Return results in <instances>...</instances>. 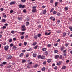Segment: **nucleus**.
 Masks as SVG:
<instances>
[{
  "label": "nucleus",
  "instance_id": "f257e3e1",
  "mask_svg": "<svg viewBox=\"0 0 72 72\" xmlns=\"http://www.w3.org/2000/svg\"><path fill=\"white\" fill-rule=\"evenodd\" d=\"M36 6H33L32 7V8L33 9L32 10V13H35L36 12Z\"/></svg>",
  "mask_w": 72,
  "mask_h": 72
},
{
  "label": "nucleus",
  "instance_id": "f03ea898",
  "mask_svg": "<svg viewBox=\"0 0 72 72\" xmlns=\"http://www.w3.org/2000/svg\"><path fill=\"white\" fill-rule=\"evenodd\" d=\"M16 3V2L15 1H12L10 3V5H14V4H15Z\"/></svg>",
  "mask_w": 72,
  "mask_h": 72
},
{
  "label": "nucleus",
  "instance_id": "7ed1b4c3",
  "mask_svg": "<svg viewBox=\"0 0 72 72\" xmlns=\"http://www.w3.org/2000/svg\"><path fill=\"white\" fill-rule=\"evenodd\" d=\"M25 7V6L24 5H22V4H20L19 6V7L20 8H22V9L23 8H24Z\"/></svg>",
  "mask_w": 72,
  "mask_h": 72
},
{
  "label": "nucleus",
  "instance_id": "20e7f679",
  "mask_svg": "<svg viewBox=\"0 0 72 72\" xmlns=\"http://www.w3.org/2000/svg\"><path fill=\"white\" fill-rule=\"evenodd\" d=\"M8 48H9V46L8 45L5 46L4 48V49H5L6 51H7Z\"/></svg>",
  "mask_w": 72,
  "mask_h": 72
},
{
  "label": "nucleus",
  "instance_id": "39448f33",
  "mask_svg": "<svg viewBox=\"0 0 72 72\" xmlns=\"http://www.w3.org/2000/svg\"><path fill=\"white\" fill-rule=\"evenodd\" d=\"M45 58V56L43 55L41 56V59H44Z\"/></svg>",
  "mask_w": 72,
  "mask_h": 72
},
{
  "label": "nucleus",
  "instance_id": "423d86ee",
  "mask_svg": "<svg viewBox=\"0 0 72 72\" xmlns=\"http://www.w3.org/2000/svg\"><path fill=\"white\" fill-rule=\"evenodd\" d=\"M62 64V62L60 61H58L57 63V65H58V66H60Z\"/></svg>",
  "mask_w": 72,
  "mask_h": 72
},
{
  "label": "nucleus",
  "instance_id": "0eeeda50",
  "mask_svg": "<svg viewBox=\"0 0 72 72\" xmlns=\"http://www.w3.org/2000/svg\"><path fill=\"white\" fill-rule=\"evenodd\" d=\"M47 62L48 63H50V62H51V59L48 58L47 59Z\"/></svg>",
  "mask_w": 72,
  "mask_h": 72
},
{
  "label": "nucleus",
  "instance_id": "6e6552de",
  "mask_svg": "<svg viewBox=\"0 0 72 72\" xmlns=\"http://www.w3.org/2000/svg\"><path fill=\"white\" fill-rule=\"evenodd\" d=\"M59 58V55H56L55 56V59H58Z\"/></svg>",
  "mask_w": 72,
  "mask_h": 72
},
{
  "label": "nucleus",
  "instance_id": "1a4fd4ad",
  "mask_svg": "<svg viewBox=\"0 0 72 72\" xmlns=\"http://www.w3.org/2000/svg\"><path fill=\"white\" fill-rule=\"evenodd\" d=\"M64 49V47H61L60 49V50L61 51H63V50Z\"/></svg>",
  "mask_w": 72,
  "mask_h": 72
},
{
  "label": "nucleus",
  "instance_id": "9d476101",
  "mask_svg": "<svg viewBox=\"0 0 72 72\" xmlns=\"http://www.w3.org/2000/svg\"><path fill=\"white\" fill-rule=\"evenodd\" d=\"M1 22L3 23L5 22H6V20H5V19H3L2 20Z\"/></svg>",
  "mask_w": 72,
  "mask_h": 72
},
{
  "label": "nucleus",
  "instance_id": "9b49d317",
  "mask_svg": "<svg viewBox=\"0 0 72 72\" xmlns=\"http://www.w3.org/2000/svg\"><path fill=\"white\" fill-rule=\"evenodd\" d=\"M46 10H44L43 12V14H46Z\"/></svg>",
  "mask_w": 72,
  "mask_h": 72
},
{
  "label": "nucleus",
  "instance_id": "f8f14e48",
  "mask_svg": "<svg viewBox=\"0 0 72 72\" xmlns=\"http://www.w3.org/2000/svg\"><path fill=\"white\" fill-rule=\"evenodd\" d=\"M12 58V56L10 55L7 57L8 59H10Z\"/></svg>",
  "mask_w": 72,
  "mask_h": 72
},
{
  "label": "nucleus",
  "instance_id": "ddd939ff",
  "mask_svg": "<svg viewBox=\"0 0 72 72\" xmlns=\"http://www.w3.org/2000/svg\"><path fill=\"white\" fill-rule=\"evenodd\" d=\"M2 64H3V65H5L6 64H7V62H3L2 63Z\"/></svg>",
  "mask_w": 72,
  "mask_h": 72
},
{
  "label": "nucleus",
  "instance_id": "4468645a",
  "mask_svg": "<svg viewBox=\"0 0 72 72\" xmlns=\"http://www.w3.org/2000/svg\"><path fill=\"white\" fill-rule=\"evenodd\" d=\"M42 50L44 51H46V49L45 48H42Z\"/></svg>",
  "mask_w": 72,
  "mask_h": 72
},
{
  "label": "nucleus",
  "instance_id": "2eb2a0df",
  "mask_svg": "<svg viewBox=\"0 0 72 72\" xmlns=\"http://www.w3.org/2000/svg\"><path fill=\"white\" fill-rule=\"evenodd\" d=\"M54 8H52L50 11V13H51V12H53V11H54Z\"/></svg>",
  "mask_w": 72,
  "mask_h": 72
},
{
  "label": "nucleus",
  "instance_id": "dca6fc26",
  "mask_svg": "<svg viewBox=\"0 0 72 72\" xmlns=\"http://www.w3.org/2000/svg\"><path fill=\"white\" fill-rule=\"evenodd\" d=\"M66 66H64L62 67V69H66Z\"/></svg>",
  "mask_w": 72,
  "mask_h": 72
},
{
  "label": "nucleus",
  "instance_id": "f3484780",
  "mask_svg": "<svg viewBox=\"0 0 72 72\" xmlns=\"http://www.w3.org/2000/svg\"><path fill=\"white\" fill-rule=\"evenodd\" d=\"M26 62V60H23L22 61V62L23 63H25Z\"/></svg>",
  "mask_w": 72,
  "mask_h": 72
},
{
  "label": "nucleus",
  "instance_id": "a211bd4d",
  "mask_svg": "<svg viewBox=\"0 0 72 72\" xmlns=\"http://www.w3.org/2000/svg\"><path fill=\"white\" fill-rule=\"evenodd\" d=\"M45 68L44 67H43V68H42V71H45Z\"/></svg>",
  "mask_w": 72,
  "mask_h": 72
},
{
  "label": "nucleus",
  "instance_id": "6ab92c4d",
  "mask_svg": "<svg viewBox=\"0 0 72 72\" xmlns=\"http://www.w3.org/2000/svg\"><path fill=\"white\" fill-rule=\"evenodd\" d=\"M68 45H69V43H66L65 44V46L66 47H67V46H68Z\"/></svg>",
  "mask_w": 72,
  "mask_h": 72
},
{
  "label": "nucleus",
  "instance_id": "aec40b11",
  "mask_svg": "<svg viewBox=\"0 0 72 72\" xmlns=\"http://www.w3.org/2000/svg\"><path fill=\"white\" fill-rule=\"evenodd\" d=\"M23 54L21 53L20 55V57L21 58H22V56H23Z\"/></svg>",
  "mask_w": 72,
  "mask_h": 72
},
{
  "label": "nucleus",
  "instance_id": "412c9836",
  "mask_svg": "<svg viewBox=\"0 0 72 72\" xmlns=\"http://www.w3.org/2000/svg\"><path fill=\"white\" fill-rule=\"evenodd\" d=\"M57 12L56 11H54L53 12V14H57Z\"/></svg>",
  "mask_w": 72,
  "mask_h": 72
},
{
  "label": "nucleus",
  "instance_id": "4be33fe9",
  "mask_svg": "<svg viewBox=\"0 0 72 72\" xmlns=\"http://www.w3.org/2000/svg\"><path fill=\"white\" fill-rule=\"evenodd\" d=\"M26 26H28V25H29V24H30V23H29V22H26Z\"/></svg>",
  "mask_w": 72,
  "mask_h": 72
},
{
  "label": "nucleus",
  "instance_id": "5701e85b",
  "mask_svg": "<svg viewBox=\"0 0 72 72\" xmlns=\"http://www.w3.org/2000/svg\"><path fill=\"white\" fill-rule=\"evenodd\" d=\"M66 33H63V37H64V36H66Z\"/></svg>",
  "mask_w": 72,
  "mask_h": 72
},
{
  "label": "nucleus",
  "instance_id": "b1692460",
  "mask_svg": "<svg viewBox=\"0 0 72 72\" xmlns=\"http://www.w3.org/2000/svg\"><path fill=\"white\" fill-rule=\"evenodd\" d=\"M21 39H23L24 38V35H22L21 37Z\"/></svg>",
  "mask_w": 72,
  "mask_h": 72
},
{
  "label": "nucleus",
  "instance_id": "393cba45",
  "mask_svg": "<svg viewBox=\"0 0 72 72\" xmlns=\"http://www.w3.org/2000/svg\"><path fill=\"white\" fill-rule=\"evenodd\" d=\"M67 51V50H64L63 51V53H66V52Z\"/></svg>",
  "mask_w": 72,
  "mask_h": 72
},
{
  "label": "nucleus",
  "instance_id": "a878e982",
  "mask_svg": "<svg viewBox=\"0 0 72 72\" xmlns=\"http://www.w3.org/2000/svg\"><path fill=\"white\" fill-rule=\"evenodd\" d=\"M37 57L38 58H39V59L40 58H41V55H38L37 56Z\"/></svg>",
  "mask_w": 72,
  "mask_h": 72
},
{
  "label": "nucleus",
  "instance_id": "bb28decb",
  "mask_svg": "<svg viewBox=\"0 0 72 72\" xmlns=\"http://www.w3.org/2000/svg\"><path fill=\"white\" fill-rule=\"evenodd\" d=\"M22 17H18V19H19V21H21L22 20Z\"/></svg>",
  "mask_w": 72,
  "mask_h": 72
},
{
  "label": "nucleus",
  "instance_id": "cd10ccee",
  "mask_svg": "<svg viewBox=\"0 0 72 72\" xmlns=\"http://www.w3.org/2000/svg\"><path fill=\"white\" fill-rule=\"evenodd\" d=\"M11 33H12V34H14V30H12L11 31Z\"/></svg>",
  "mask_w": 72,
  "mask_h": 72
},
{
  "label": "nucleus",
  "instance_id": "c85d7f7f",
  "mask_svg": "<svg viewBox=\"0 0 72 72\" xmlns=\"http://www.w3.org/2000/svg\"><path fill=\"white\" fill-rule=\"evenodd\" d=\"M48 52L47 51L45 52L44 53V54L45 55H48Z\"/></svg>",
  "mask_w": 72,
  "mask_h": 72
},
{
  "label": "nucleus",
  "instance_id": "c756f323",
  "mask_svg": "<svg viewBox=\"0 0 72 72\" xmlns=\"http://www.w3.org/2000/svg\"><path fill=\"white\" fill-rule=\"evenodd\" d=\"M33 56L34 57H36V54H33Z\"/></svg>",
  "mask_w": 72,
  "mask_h": 72
},
{
  "label": "nucleus",
  "instance_id": "7c9ffc66",
  "mask_svg": "<svg viewBox=\"0 0 72 72\" xmlns=\"http://www.w3.org/2000/svg\"><path fill=\"white\" fill-rule=\"evenodd\" d=\"M41 34H39L38 35H37V36L38 37H40V36H41Z\"/></svg>",
  "mask_w": 72,
  "mask_h": 72
},
{
  "label": "nucleus",
  "instance_id": "2f4dec72",
  "mask_svg": "<svg viewBox=\"0 0 72 72\" xmlns=\"http://www.w3.org/2000/svg\"><path fill=\"white\" fill-rule=\"evenodd\" d=\"M16 49H17V47L15 46H14V50H16Z\"/></svg>",
  "mask_w": 72,
  "mask_h": 72
},
{
  "label": "nucleus",
  "instance_id": "473e14b6",
  "mask_svg": "<svg viewBox=\"0 0 72 72\" xmlns=\"http://www.w3.org/2000/svg\"><path fill=\"white\" fill-rule=\"evenodd\" d=\"M23 12L24 13H26V12H27V11H26V9H24L23 10Z\"/></svg>",
  "mask_w": 72,
  "mask_h": 72
},
{
  "label": "nucleus",
  "instance_id": "72a5a7b5",
  "mask_svg": "<svg viewBox=\"0 0 72 72\" xmlns=\"http://www.w3.org/2000/svg\"><path fill=\"white\" fill-rule=\"evenodd\" d=\"M62 55H60V56L59 57V58L60 59H62Z\"/></svg>",
  "mask_w": 72,
  "mask_h": 72
},
{
  "label": "nucleus",
  "instance_id": "f704fd0d",
  "mask_svg": "<svg viewBox=\"0 0 72 72\" xmlns=\"http://www.w3.org/2000/svg\"><path fill=\"white\" fill-rule=\"evenodd\" d=\"M21 31H26V28H23L21 30Z\"/></svg>",
  "mask_w": 72,
  "mask_h": 72
},
{
  "label": "nucleus",
  "instance_id": "c9c22d12",
  "mask_svg": "<svg viewBox=\"0 0 72 72\" xmlns=\"http://www.w3.org/2000/svg\"><path fill=\"white\" fill-rule=\"evenodd\" d=\"M69 29H70L71 31H72V27L70 26L69 27Z\"/></svg>",
  "mask_w": 72,
  "mask_h": 72
},
{
  "label": "nucleus",
  "instance_id": "e433bc0d",
  "mask_svg": "<svg viewBox=\"0 0 72 72\" xmlns=\"http://www.w3.org/2000/svg\"><path fill=\"white\" fill-rule=\"evenodd\" d=\"M54 53H58V50H55L54 51Z\"/></svg>",
  "mask_w": 72,
  "mask_h": 72
},
{
  "label": "nucleus",
  "instance_id": "4c0bfd02",
  "mask_svg": "<svg viewBox=\"0 0 72 72\" xmlns=\"http://www.w3.org/2000/svg\"><path fill=\"white\" fill-rule=\"evenodd\" d=\"M61 15L59 13H58L57 14V15L58 16H60Z\"/></svg>",
  "mask_w": 72,
  "mask_h": 72
},
{
  "label": "nucleus",
  "instance_id": "58836bf2",
  "mask_svg": "<svg viewBox=\"0 0 72 72\" xmlns=\"http://www.w3.org/2000/svg\"><path fill=\"white\" fill-rule=\"evenodd\" d=\"M14 45V44H13L12 43V44H10V46L11 47H12V46H13Z\"/></svg>",
  "mask_w": 72,
  "mask_h": 72
},
{
  "label": "nucleus",
  "instance_id": "ea45409f",
  "mask_svg": "<svg viewBox=\"0 0 72 72\" xmlns=\"http://www.w3.org/2000/svg\"><path fill=\"white\" fill-rule=\"evenodd\" d=\"M65 11H67V10H68V7H65Z\"/></svg>",
  "mask_w": 72,
  "mask_h": 72
},
{
  "label": "nucleus",
  "instance_id": "a19ab883",
  "mask_svg": "<svg viewBox=\"0 0 72 72\" xmlns=\"http://www.w3.org/2000/svg\"><path fill=\"white\" fill-rule=\"evenodd\" d=\"M12 66L11 65H9L8 66H7V68H10Z\"/></svg>",
  "mask_w": 72,
  "mask_h": 72
},
{
  "label": "nucleus",
  "instance_id": "79ce46f5",
  "mask_svg": "<svg viewBox=\"0 0 72 72\" xmlns=\"http://www.w3.org/2000/svg\"><path fill=\"white\" fill-rule=\"evenodd\" d=\"M2 29H5L6 28V26H3L2 28Z\"/></svg>",
  "mask_w": 72,
  "mask_h": 72
},
{
  "label": "nucleus",
  "instance_id": "37998d69",
  "mask_svg": "<svg viewBox=\"0 0 72 72\" xmlns=\"http://www.w3.org/2000/svg\"><path fill=\"white\" fill-rule=\"evenodd\" d=\"M22 3H25L26 2V0H21Z\"/></svg>",
  "mask_w": 72,
  "mask_h": 72
},
{
  "label": "nucleus",
  "instance_id": "c03bdc74",
  "mask_svg": "<svg viewBox=\"0 0 72 72\" xmlns=\"http://www.w3.org/2000/svg\"><path fill=\"white\" fill-rule=\"evenodd\" d=\"M27 42H25L24 43V45H25V46H26V45H27Z\"/></svg>",
  "mask_w": 72,
  "mask_h": 72
},
{
  "label": "nucleus",
  "instance_id": "a18cd8bd",
  "mask_svg": "<svg viewBox=\"0 0 72 72\" xmlns=\"http://www.w3.org/2000/svg\"><path fill=\"white\" fill-rule=\"evenodd\" d=\"M51 46V45L50 44H48L47 45L48 47H50Z\"/></svg>",
  "mask_w": 72,
  "mask_h": 72
},
{
  "label": "nucleus",
  "instance_id": "49530a36",
  "mask_svg": "<svg viewBox=\"0 0 72 72\" xmlns=\"http://www.w3.org/2000/svg\"><path fill=\"white\" fill-rule=\"evenodd\" d=\"M12 41V39H10L9 40V42H11Z\"/></svg>",
  "mask_w": 72,
  "mask_h": 72
},
{
  "label": "nucleus",
  "instance_id": "de8ad7c7",
  "mask_svg": "<svg viewBox=\"0 0 72 72\" xmlns=\"http://www.w3.org/2000/svg\"><path fill=\"white\" fill-rule=\"evenodd\" d=\"M29 56V55L28 54H27L25 57L26 58H27V57H28V56Z\"/></svg>",
  "mask_w": 72,
  "mask_h": 72
},
{
  "label": "nucleus",
  "instance_id": "09e8293b",
  "mask_svg": "<svg viewBox=\"0 0 72 72\" xmlns=\"http://www.w3.org/2000/svg\"><path fill=\"white\" fill-rule=\"evenodd\" d=\"M57 68H58V67H57V66H55L54 68V69L56 70H57Z\"/></svg>",
  "mask_w": 72,
  "mask_h": 72
},
{
  "label": "nucleus",
  "instance_id": "8fccbe9b",
  "mask_svg": "<svg viewBox=\"0 0 72 72\" xmlns=\"http://www.w3.org/2000/svg\"><path fill=\"white\" fill-rule=\"evenodd\" d=\"M57 4H58V2H56L55 4V6H56L57 5Z\"/></svg>",
  "mask_w": 72,
  "mask_h": 72
},
{
  "label": "nucleus",
  "instance_id": "3c124183",
  "mask_svg": "<svg viewBox=\"0 0 72 72\" xmlns=\"http://www.w3.org/2000/svg\"><path fill=\"white\" fill-rule=\"evenodd\" d=\"M31 50H32V48H30L29 50H27V51H30Z\"/></svg>",
  "mask_w": 72,
  "mask_h": 72
},
{
  "label": "nucleus",
  "instance_id": "603ef678",
  "mask_svg": "<svg viewBox=\"0 0 72 72\" xmlns=\"http://www.w3.org/2000/svg\"><path fill=\"white\" fill-rule=\"evenodd\" d=\"M25 33V32H21V35H23Z\"/></svg>",
  "mask_w": 72,
  "mask_h": 72
},
{
  "label": "nucleus",
  "instance_id": "864d4df0",
  "mask_svg": "<svg viewBox=\"0 0 72 72\" xmlns=\"http://www.w3.org/2000/svg\"><path fill=\"white\" fill-rule=\"evenodd\" d=\"M69 62V60H66V63H68Z\"/></svg>",
  "mask_w": 72,
  "mask_h": 72
},
{
  "label": "nucleus",
  "instance_id": "5fc2aeb1",
  "mask_svg": "<svg viewBox=\"0 0 72 72\" xmlns=\"http://www.w3.org/2000/svg\"><path fill=\"white\" fill-rule=\"evenodd\" d=\"M22 28H24L25 27V26L24 25H22L21 27Z\"/></svg>",
  "mask_w": 72,
  "mask_h": 72
},
{
  "label": "nucleus",
  "instance_id": "6e6d98bb",
  "mask_svg": "<svg viewBox=\"0 0 72 72\" xmlns=\"http://www.w3.org/2000/svg\"><path fill=\"white\" fill-rule=\"evenodd\" d=\"M38 27L39 28H41V25H40L38 26Z\"/></svg>",
  "mask_w": 72,
  "mask_h": 72
},
{
  "label": "nucleus",
  "instance_id": "4d7b16f0",
  "mask_svg": "<svg viewBox=\"0 0 72 72\" xmlns=\"http://www.w3.org/2000/svg\"><path fill=\"white\" fill-rule=\"evenodd\" d=\"M22 53H25V52H26V50H22Z\"/></svg>",
  "mask_w": 72,
  "mask_h": 72
},
{
  "label": "nucleus",
  "instance_id": "13d9d810",
  "mask_svg": "<svg viewBox=\"0 0 72 72\" xmlns=\"http://www.w3.org/2000/svg\"><path fill=\"white\" fill-rule=\"evenodd\" d=\"M0 66L1 67H3V63L2 64H0Z\"/></svg>",
  "mask_w": 72,
  "mask_h": 72
},
{
  "label": "nucleus",
  "instance_id": "bf43d9fd",
  "mask_svg": "<svg viewBox=\"0 0 72 72\" xmlns=\"http://www.w3.org/2000/svg\"><path fill=\"white\" fill-rule=\"evenodd\" d=\"M25 38H28V35H26L25 36Z\"/></svg>",
  "mask_w": 72,
  "mask_h": 72
},
{
  "label": "nucleus",
  "instance_id": "052dcab7",
  "mask_svg": "<svg viewBox=\"0 0 72 72\" xmlns=\"http://www.w3.org/2000/svg\"><path fill=\"white\" fill-rule=\"evenodd\" d=\"M43 64L44 65H45L46 64V62L44 61L43 63Z\"/></svg>",
  "mask_w": 72,
  "mask_h": 72
},
{
  "label": "nucleus",
  "instance_id": "680f3d73",
  "mask_svg": "<svg viewBox=\"0 0 72 72\" xmlns=\"http://www.w3.org/2000/svg\"><path fill=\"white\" fill-rule=\"evenodd\" d=\"M53 18H54V17H53L52 16H51V17L50 18V19H51V20L52 19H53Z\"/></svg>",
  "mask_w": 72,
  "mask_h": 72
},
{
  "label": "nucleus",
  "instance_id": "e2e57ef3",
  "mask_svg": "<svg viewBox=\"0 0 72 72\" xmlns=\"http://www.w3.org/2000/svg\"><path fill=\"white\" fill-rule=\"evenodd\" d=\"M45 8V6H43L42 7V9H43L44 8Z\"/></svg>",
  "mask_w": 72,
  "mask_h": 72
},
{
  "label": "nucleus",
  "instance_id": "0e129e2a",
  "mask_svg": "<svg viewBox=\"0 0 72 72\" xmlns=\"http://www.w3.org/2000/svg\"><path fill=\"white\" fill-rule=\"evenodd\" d=\"M10 12L11 13H13V10H11L10 11Z\"/></svg>",
  "mask_w": 72,
  "mask_h": 72
},
{
  "label": "nucleus",
  "instance_id": "69168bd1",
  "mask_svg": "<svg viewBox=\"0 0 72 72\" xmlns=\"http://www.w3.org/2000/svg\"><path fill=\"white\" fill-rule=\"evenodd\" d=\"M36 45V43H34L33 44V45Z\"/></svg>",
  "mask_w": 72,
  "mask_h": 72
},
{
  "label": "nucleus",
  "instance_id": "338daca9",
  "mask_svg": "<svg viewBox=\"0 0 72 72\" xmlns=\"http://www.w3.org/2000/svg\"><path fill=\"white\" fill-rule=\"evenodd\" d=\"M57 45H58V44H57V43L55 44H54L55 46H57Z\"/></svg>",
  "mask_w": 72,
  "mask_h": 72
},
{
  "label": "nucleus",
  "instance_id": "774afa93",
  "mask_svg": "<svg viewBox=\"0 0 72 72\" xmlns=\"http://www.w3.org/2000/svg\"><path fill=\"white\" fill-rule=\"evenodd\" d=\"M53 0H51L50 1V3H52L53 2Z\"/></svg>",
  "mask_w": 72,
  "mask_h": 72
}]
</instances>
